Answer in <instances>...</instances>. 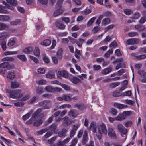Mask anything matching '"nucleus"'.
I'll return each mask as SVG.
<instances>
[{
  "label": "nucleus",
  "mask_w": 146,
  "mask_h": 146,
  "mask_svg": "<svg viewBox=\"0 0 146 146\" xmlns=\"http://www.w3.org/2000/svg\"><path fill=\"white\" fill-rule=\"evenodd\" d=\"M117 129L118 131L121 133L122 137H125L126 138L127 135L128 130L122 124H119L117 125Z\"/></svg>",
  "instance_id": "1"
},
{
  "label": "nucleus",
  "mask_w": 146,
  "mask_h": 146,
  "mask_svg": "<svg viewBox=\"0 0 146 146\" xmlns=\"http://www.w3.org/2000/svg\"><path fill=\"white\" fill-rule=\"evenodd\" d=\"M108 134L109 137L111 138L114 139H117L116 135L113 128H110L108 129Z\"/></svg>",
  "instance_id": "2"
},
{
  "label": "nucleus",
  "mask_w": 146,
  "mask_h": 146,
  "mask_svg": "<svg viewBox=\"0 0 146 146\" xmlns=\"http://www.w3.org/2000/svg\"><path fill=\"white\" fill-rule=\"evenodd\" d=\"M140 40L138 38H132L128 39L126 42V44L128 45L136 44H138Z\"/></svg>",
  "instance_id": "3"
},
{
  "label": "nucleus",
  "mask_w": 146,
  "mask_h": 146,
  "mask_svg": "<svg viewBox=\"0 0 146 146\" xmlns=\"http://www.w3.org/2000/svg\"><path fill=\"white\" fill-rule=\"evenodd\" d=\"M98 132L100 134L107 133V130L106 125L104 124H102L98 127Z\"/></svg>",
  "instance_id": "4"
},
{
  "label": "nucleus",
  "mask_w": 146,
  "mask_h": 146,
  "mask_svg": "<svg viewBox=\"0 0 146 146\" xmlns=\"http://www.w3.org/2000/svg\"><path fill=\"white\" fill-rule=\"evenodd\" d=\"M72 128L70 131V137L72 138V137L75 135L76 132L77 130L78 126V125H73Z\"/></svg>",
  "instance_id": "5"
},
{
  "label": "nucleus",
  "mask_w": 146,
  "mask_h": 146,
  "mask_svg": "<svg viewBox=\"0 0 146 146\" xmlns=\"http://www.w3.org/2000/svg\"><path fill=\"white\" fill-rule=\"evenodd\" d=\"M70 80L74 84L81 83V80L76 77L73 76L69 78Z\"/></svg>",
  "instance_id": "6"
},
{
  "label": "nucleus",
  "mask_w": 146,
  "mask_h": 146,
  "mask_svg": "<svg viewBox=\"0 0 146 146\" xmlns=\"http://www.w3.org/2000/svg\"><path fill=\"white\" fill-rule=\"evenodd\" d=\"M88 138L87 131H85L84 133L82 141V143L83 144H85L88 141Z\"/></svg>",
  "instance_id": "7"
},
{
  "label": "nucleus",
  "mask_w": 146,
  "mask_h": 146,
  "mask_svg": "<svg viewBox=\"0 0 146 146\" xmlns=\"http://www.w3.org/2000/svg\"><path fill=\"white\" fill-rule=\"evenodd\" d=\"M57 9L54 12L53 15L55 17L63 13L64 11L63 8H60V9Z\"/></svg>",
  "instance_id": "8"
},
{
  "label": "nucleus",
  "mask_w": 146,
  "mask_h": 146,
  "mask_svg": "<svg viewBox=\"0 0 146 146\" xmlns=\"http://www.w3.org/2000/svg\"><path fill=\"white\" fill-rule=\"evenodd\" d=\"M55 24L56 27L59 29H64L65 27V25L62 22L57 21Z\"/></svg>",
  "instance_id": "9"
},
{
  "label": "nucleus",
  "mask_w": 146,
  "mask_h": 146,
  "mask_svg": "<svg viewBox=\"0 0 146 146\" xmlns=\"http://www.w3.org/2000/svg\"><path fill=\"white\" fill-rule=\"evenodd\" d=\"M67 131V130L66 129L63 128L59 131L58 133V135L60 137H64L66 136L65 133Z\"/></svg>",
  "instance_id": "10"
},
{
  "label": "nucleus",
  "mask_w": 146,
  "mask_h": 146,
  "mask_svg": "<svg viewBox=\"0 0 146 146\" xmlns=\"http://www.w3.org/2000/svg\"><path fill=\"white\" fill-rule=\"evenodd\" d=\"M7 92L9 93L10 97V98H16L17 95H16V92L15 91V90H9L7 91Z\"/></svg>",
  "instance_id": "11"
},
{
  "label": "nucleus",
  "mask_w": 146,
  "mask_h": 146,
  "mask_svg": "<svg viewBox=\"0 0 146 146\" xmlns=\"http://www.w3.org/2000/svg\"><path fill=\"white\" fill-rule=\"evenodd\" d=\"M33 110H31L27 114L24 115L23 116L22 119L25 121L28 119L30 116L31 114L33 113Z\"/></svg>",
  "instance_id": "12"
},
{
  "label": "nucleus",
  "mask_w": 146,
  "mask_h": 146,
  "mask_svg": "<svg viewBox=\"0 0 146 146\" xmlns=\"http://www.w3.org/2000/svg\"><path fill=\"white\" fill-rule=\"evenodd\" d=\"M62 119L64 120V123L67 125H69L71 124L72 123V121L69 119L68 117H65Z\"/></svg>",
  "instance_id": "13"
},
{
  "label": "nucleus",
  "mask_w": 146,
  "mask_h": 146,
  "mask_svg": "<svg viewBox=\"0 0 146 146\" xmlns=\"http://www.w3.org/2000/svg\"><path fill=\"white\" fill-rule=\"evenodd\" d=\"M42 122L43 121L42 119H40L37 120L34 122L33 123V126L35 127L39 126L41 125Z\"/></svg>",
  "instance_id": "14"
},
{
  "label": "nucleus",
  "mask_w": 146,
  "mask_h": 146,
  "mask_svg": "<svg viewBox=\"0 0 146 146\" xmlns=\"http://www.w3.org/2000/svg\"><path fill=\"white\" fill-rule=\"evenodd\" d=\"M42 110L40 108L38 109L35 112H34L33 114L32 115V118L34 119H35V117L42 111Z\"/></svg>",
  "instance_id": "15"
},
{
  "label": "nucleus",
  "mask_w": 146,
  "mask_h": 146,
  "mask_svg": "<svg viewBox=\"0 0 146 146\" xmlns=\"http://www.w3.org/2000/svg\"><path fill=\"white\" fill-rule=\"evenodd\" d=\"M57 127V125L55 123H53L49 127V129L51 131L55 133Z\"/></svg>",
  "instance_id": "16"
},
{
  "label": "nucleus",
  "mask_w": 146,
  "mask_h": 146,
  "mask_svg": "<svg viewBox=\"0 0 146 146\" xmlns=\"http://www.w3.org/2000/svg\"><path fill=\"white\" fill-rule=\"evenodd\" d=\"M10 17L7 15H0V21H7L9 20Z\"/></svg>",
  "instance_id": "17"
},
{
  "label": "nucleus",
  "mask_w": 146,
  "mask_h": 146,
  "mask_svg": "<svg viewBox=\"0 0 146 146\" xmlns=\"http://www.w3.org/2000/svg\"><path fill=\"white\" fill-rule=\"evenodd\" d=\"M19 85V83L16 81L12 82H11V87L12 89H15L18 88Z\"/></svg>",
  "instance_id": "18"
},
{
  "label": "nucleus",
  "mask_w": 146,
  "mask_h": 146,
  "mask_svg": "<svg viewBox=\"0 0 146 146\" xmlns=\"http://www.w3.org/2000/svg\"><path fill=\"white\" fill-rule=\"evenodd\" d=\"M112 71V69L110 68H107L103 70L102 71V74L106 75L110 73Z\"/></svg>",
  "instance_id": "19"
},
{
  "label": "nucleus",
  "mask_w": 146,
  "mask_h": 146,
  "mask_svg": "<svg viewBox=\"0 0 146 146\" xmlns=\"http://www.w3.org/2000/svg\"><path fill=\"white\" fill-rule=\"evenodd\" d=\"M46 77L49 78H54L55 74L54 73L52 72H50L47 73L45 75Z\"/></svg>",
  "instance_id": "20"
},
{
  "label": "nucleus",
  "mask_w": 146,
  "mask_h": 146,
  "mask_svg": "<svg viewBox=\"0 0 146 146\" xmlns=\"http://www.w3.org/2000/svg\"><path fill=\"white\" fill-rule=\"evenodd\" d=\"M96 126L94 122H92L90 127V129L94 133H95L96 131Z\"/></svg>",
  "instance_id": "21"
},
{
  "label": "nucleus",
  "mask_w": 146,
  "mask_h": 146,
  "mask_svg": "<svg viewBox=\"0 0 146 146\" xmlns=\"http://www.w3.org/2000/svg\"><path fill=\"white\" fill-rule=\"evenodd\" d=\"M125 119L123 114H119L118 116L115 118V119L117 121H121Z\"/></svg>",
  "instance_id": "22"
},
{
  "label": "nucleus",
  "mask_w": 146,
  "mask_h": 146,
  "mask_svg": "<svg viewBox=\"0 0 146 146\" xmlns=\"http://www.w3.org/2000/svg\"><path fill=\"white\" fill-rule=\"evenodd\" d=\"M17 57L23 62H25L27 60V58L24 55H19L17 56Z\"/></svg>",
  "instance_id": "23"
},
{
  "label": "nucleus",
  "mask_w": 146,
  "mask_h": 146,
  "mask_svg": "<svg viewBox=\"0 0 146 146\" xmlns=\"http://www.w3.org/2000/svg\"><path fill=\"white\" fill-rule=\"evenodd\" d=\"M51 41L50 40L47 39L44 40L41 43V44L45 46H47L51 44Z\"/></svg>",
  "instance_id": "24"
},
{
  "label": "nucleus",
  "mask_w": 146,
  "mask_h": 146,
  "mask_svg": "<svg viewBox=\"0 0 146 146\" xmlns=\"http://www.w3.org/2000/svg\"><path fill=\"white\" fill-rule=\"evenodd\" d=\"M59 73L60 75L66 78L68 77V73L64 70L59 71Z\"/></svg>",
  "instance_id": "25"
},
{
  "label": "nucleus",
  "mask_w": 146,
  "mask_h": 146,
  "mask_svg": "<svg viewBox=\"0 0 146 146\" xmlns=\"http://www.w3.org/2000/svg\"><path fill=\"white\" fill-rule=\"evenodd\" d=\"M16 43V41L14 38L9 40L8 43L7 45L9 46L10 47L14 45Z\"/></svg>",
  "instance_id": "26"
},
{
  "label": "nucleus",
  "mask_w": 146,
  "mask_h": 146,
  "mask_svg": "<svg viewBox=\"0 0 146 146\" xmlns=\"http://www.w3.org/2000/svg\"><path fill=\"white\" fill-rule=\"evenodd\" d=\"M76 42V43L79 47H81L82 44L85 41V40L81 38H80Z\"/></svg>",
  "instance_id": "27"
},
{
  "label": "nucleus",
  "mask_w": 146,
  "mask_h": 146,
  "mask_svg": "<svg viewBox=\"0 0 146 146\" xmlns=\"http://www.w3.org/2000/svg\"><path fill=\"white\" fill-rule=\"evenodd\" d=\"M63 1V0H59L57 2L56 5V7L57 9H60L63 7L62 6V4Z\"/></svg>",
  "instance_id": "28"
},
{
  "label": "nucleus",
  "mask_w": 146,
  "mask_h": 146,
  "mask_svg": "<svg viewBox=\"0 0 146 146\" xmlns=\"http://www.w3.org/2000/svg\"><path fill=\"white\" fill-rule=\"evenodd\" d=\"M110 19L109 18H106L103 19L102 22V25H105L109 23L110 22Z\"/></svg>",
  "instance_id": "29"
},
{
  "label": "nucleus",
  "mask_w": 146,
  "mask_h": 146,
  "mask_svg": "<svg viewBox=\"0 0 146 146\" xmlns=\"http://www.w3.org/2000/svg\"><path fill=\"white\" fill-rule=\"evenodd\" d=\"M63 50L62 48L59 49L57 53V56L58 59H61L62 57V52Z\"/></svg>",
  "instance_id": "30"
},
{
  "label": "nucleus",
  "mask_w": 146,
  "mask_h": 146,
  "mask_svg": "<svg viewBox=\"0 0 146 146\" xmlns=\"http://www.w3.org/2000/svg\"><path fill=\"white\" fill-rule=\"evenodd\" d=\"M14 58L12 57H6L3 58L2 59L3 61H11L14 60Z\"/></svg>",
  "instance_id": "31"
},
{
  "label": "nucleus",
  "mask_w": 146,
  "mask_h": 146,
  "mask_svg": "<svg viewBox=\"0 0 146 146\" xmlns=\"http://www.w3.org/2000/svg\"><path fill=\"white\" fill-rule=\"evenodd\" d=\"M0 44L3 50H5L6 49V43L5 41H0Z\"/></svg>",
  "instance_id": "32"
},
{
  "label": "nucleus",
  "mask_w": 146,
  "mask_h": 146,
  "mask_svg": "<svg viewBox=\"0 0 146 146\" xmlns=\"http://www.w3.org/2000/svg\"><path fill=\"white\" fill-rule=\"evenodd\" d=\"M146 58V54H142L136 56V58L138 60H143Z\"/></svg>",
  "instance_id": "33"
},
{
  "label": "nucleus",
  "mask_w": 146,
  "mask_h": 146,
  "mask_svg": "<svg viewBox=\"0 0 146 146\" xmlns=\"http://www.w3.org/2000/svg\"><path fill=\"white\" fill-rule=\"evenodd\" d=\"M16 95H17L16 98H20L23 96V94L21 92V91L20 90H15Z\"/></svg>",
  "instance_id": "34"
},
{
  "label": "nucleus",
  "mask_w": 146,
  "mask_h": 146,
  "mask_svg": "<svg viewBox=\"0 0 146 146\" xmlns=\"http://www.w3.org/2000/svg\"><path fill=\"white\" fill-rule=\"evenodd\" d=\"M9 64L8 62H5L0 64V68H7L9 66Z\"/></svg>",
  "instance_id": "35"
},
{
  "label": "nucleus",
  "mask_w": 146,
  "mask_h": 146,
  "mask_svg": "<svg viewBox=\"0 0 146 146\" xmlns=\"http://www.w3.org/2000/svg\"><path fill=\"white\" fill-rule=\"evenodd\" d=\"M7 2L13 6H16L17 4V1L16 0H6Z\"/></svg>",
  "instance_id": "36"
},
{
  "label": "nucleus",
  "mask_w": 146,
  "mask_h": 146,
  "mask_svg": "<svg viewBox=\"0 0 146 146\" xmlns=\"http://www.w3.org/2000/svg\"><path fill=\"white\" fill-rule=\"evenodd\" d=\"M122 95V93L121 92L119 91H115L113 92V96L115 97H118Z\"/></svg>",
  "instance_id": "37"
},
{
  "label": "nucleus",
  "mask_w": 146,
  "mask_h": 146,
  "mask_svg": "<svg viewBox=\"0 0 146 146\" xmlns=\"http://www.w3.org/2000/svg\"><path fill=\"white\" fill-rule=\"evenodd\" d=\"M96 19V17H95L91 18L88 22L87 24V26L89 27L91 26Z\"/></svg>",
  "instance_id": "38"
},
{
  "label": "nucleus",
  "mask_w": 146,
  "mask_h": 146,
  "mask_svg": "<svg viewBox=\"0 0 146 146\" xmlns=\"http://www.w3.org/2000/svg\"><path fill=\"white\" fill-rule=\"evenodd\" d=\"M34 54L36 56H38L40 55V50L38 47H35L34 50Z\"/></svg>",
  "instance_id": "39"
},
{
  "label": "nucleus",
  "mask_w": 146,
  "mask_h": 146,
  "mask_svg": "<svg viewBox=\"0 0 146 146\" xmlns=\"http://www.w3.org/2000/svg\"><path fill=\"white\" fill-rule=\"evenodd\" d=\"M75 106L76 107L78 108L80 110L83 109L85 108V106L83 104H77L75 105Z\"/></svg>",
  "instance_id": "40"
},
{
  "label": "nucleus",
  "mask_w": 146,
  "mask_h": 146,
  "mask_svg": "<svg viewBox=\"0 0 146 146\" xmlns=\"http://www.w3.org/2000/svg\"><path fill=\"white\" fill-rule=\"evenodd\" d=\"M15 73L14 72H11L8 74L7 77L10 79H13L15 78Z\"/></svg>",
  "instance_id": "41"
},
{
  "label": "nucleus",
  "mask_w": 146,
  "mask_h": 146,
  "mask_svg": "<svg viewBox=\"0 0 146 146\" xmlns=\"http://www.w3.org/2000/svg\"><path fill=\"white\" fill-rule=\"evenodd\" d=\"M33 50V48L32 47H29L27 48H25L23 51L24 53L28 54L30 53L31 52H32Z\"/></svg>",
  "instance_id": "42"
},
{
  "label": "nucleus",
  "mask_w": 146,
  "mask_h": 146,
  "mask_svg": "<svg viewBox=\"0 0 146 146\" xmlns=\"http://www.w3.org/2000/svg\"><path fill=\"white\" fill-rule=\"evenodd\" d=\"M45 90L46 91L50 92H53V88L51 86H48L45 87Z\"/></svg>",
  "instance_id": "43"
},
{
  "label": "nucleus",
  "mask_w": 146,
  "mask_h": 146,
  "mask_svg": "<svg viewBox=\"0 0 146 146\" xmlns=\"http://www.w3.org/2000/svg\"><path fill=\"white\" fill-rule=\"evenodd\" d=\"M116 106L119 109H123L127 107V105L123 104L117 103L115 104Z\"/></svg>",
  "instance_id": "44"
},
{
  "label": "nucleus",
  "mask_w": 146,
  "mask_h": 146,
  "mask_svg": "<svg viewBox=\"0 0 146 146\" xmlns=\"http://www.w3.org/2000/svg\"><path fill=\"white\" fill-rule=\"evenodd\" d=\"M69 115L72 117H75L77 116L76 112L75 110H71L69 113Z\"/></svg>",
  "instance_id": "45"
},
{
  "label": "nucleus",
  "mask_w": 146,
  "mask_h": 146,
  "mask_svg": "<svg viewBox=\"0 0 146 146\" xmlns=\"http://www.w3.org/2000/svg\"><path fill=\"white\" fill-rule=\"evenodd\" d=\"M128 35L129 36L132 37L138 36V33L137 32H133L128 33Z\"/></svg>",
  "instance_id": "46"
},
{
  "label": "nucleus",
  "mask_w": 146,
  "mask_h": 146,
  "mask_svg": "<svg viewBox=\"0 0 146 146\" xmlns=\"http://www.w3.org/2000/svg\"><path fill=\"white\" fill-rule=\"evenodd\" d=\"M38 2L41 4L46 5L48 2V0H38Z\"/></svg>",
  "instance_id": "47"
},
{
  "label": "nucleus",
  "mask_w": 146,
  "mask_h": 146,
  "mask_svg": "<svg viewBox=\"0 0 146 146\" xmlns=\"http://www.w3.org/2000/svg\"><path fill=\"white\" fill-rule=\"evenodd\" d=\"M120 82H118L112 83L110 84V87L112 88H114L119 85Z\"/></svg>",
  "instance_id": "48"
},
{
  "label": "nucleus",
  "mask_w": 146,
  "mask_h": 146,
  "mask_svg": "<svg viewBox=\"0 0 146 146\" xmlns=\"http://www.w3.org/2000/svg\"><path fill=\"white\" fill-rule=\"evenodd\" d=\"M43 56V59L44 60V61L45 63L48 64L49 63V58L48 57H47L46 55L44 54L42 55Z\"/></svg>",
  "instance_id": "49"
},
{
  "label": "nucleus",
  "mask_w": 146,
  "mask_h": 146,
  "mask_svg": "<svg viewBox=\"0 0 146 146\" xmlns=\"http://www.w3.org/2000/svg\"><path fill=\"white\" fill-rule=\"evenodd\" d=\"M123 114L125 117L130 116L131 112L130 111H125L123 112Z\"/></svg>",
  "instance_id": "50"
},
{
  "label": "nucleus",
  "mask_w": 146,
  "mask_h": 146,
  "mask_svg": "<svg viewBox=\"0 0 146 146\" xmlns=\"http://www.w3.org/2000/svg\"><path fill=\"white\" fill-rule=\"evenodd\" d=\"M4 7L2 6H0V13H7L8 12L7 10L4 9Z\"/></svg>",
  "instance_id": "51"
},
{
  "label": "nucleus",
  "mask_w": 146,
  "mask_h": 146,
  "mask_svg": "<svg viewBox=\"0 0 146 146\" xmlns=\"http://www.w3.org/2000/svg\"><path fill=\"white\" fill-rule=\"evenodd\" d=\"M124 13L127 15H129L133 13L132 11L129 9H125L124 10Z\"/></svg>",
  "instance_id": "52"
},
{
  "label": "nucleus",
  "mask_w": 146,
  "mask_h": 146,
  "mask_svg": "<svg viewBox=\"0 0 146 146\" xmlns=\"http://www.w3.org/2000/svg\"><path fill=\"white\" fill-rule=\"evenodd\" d=\"M100 27L99 26L95 27L92 30V32L94 33H96L100 30Z\"/></svg>",
  "instance_id": "53"
},
{
  "label": "nucleus",
  "mask_w": 146,
  "mask_h": 146,
  "mask_svg": "<svg viewBox=\"0 0 146 146\" xmlns=\"http://www.w3.org/2000/svg\"><path fill=\"white\" fill-rule=\"evenodd\" d=\"M18 53V52L16 51H7L5 52L4 54L5 55L10 54H16Z\"/></svg>",
  "instance_id": "54"
},
{
  "label": "nucleus",
  "mask_w": 146,
  "mask_h": 146,
  "mask_svg": "<svg viewBox=\"0 0 146 146\" xmlns=\"http://www.w3.org/2000/svg\"><path fill=\"white\" fill-rule=\"evenodd\" d=\"M20 22L21 20L20 19H17L11 22L10 24L11 25H15L19 23Z\"/></svg>",
  "instance_id": "55"
},
{
  "label": "nucleus",
  "mask_w": 146,
  "mask_h": 146,
  "mask_svg": "<svg viewBox=\"0 0 146 146\" xmlns=\"http://www.w3.org/2000/svg\"><path fill=\"white\" fill-rule=\"evenodd\" d=\"M8 36V35L6 34H1L0 36V41H5L4 40Z\"/></svg>",
  "instance_id": "56"
},
{
  "label": "nucleus",
  "mask_w": 146,
  "mask_h": 146,
  "mask_svg": "<svg viewBox=\"0 0 146 146\" xmlns=\"http://www.w3.org/2000/svg\"><path fill=\"white\" fill-rule=\"evenodd\" d=\"M140 17V14L139 12H136L134 14L132 18L133 19H138Z\"/></svg>",
  "instance_id": "57"
},
{
  "label": "nucleus",
  "mask_w": 146,
  "mask_h": 146,
  "mask_svg": "<svg viewBox=\"0 0 146 146\" xmlns=\"http://www.w3.org/2000/svg\"><path fill=\"white\" fill-rule=\"evenodd\" d=\"M111 38L110 35L107 36L105 38L103 42L105 43H107L111 39Z\"/></svg>",
  "instance_id": "58"
},
{
  "label": "nucleus",
  "mask_w": 146,
  "mask_h": 146,
  "mask_svg": "<svg viewBox=\"0 0 146 146\" xmlns=\"http://www.w3.org/2000/svg\"><path fill=\"white\" fill-rule=\"evenodd\" d=\"M133 124V122L131 121H129L125 122V126L128 127H131Z\"/></svg>",
  "instance_id": "59"
},
{
  "label": "nucleus",
  "mask_w": 146,
  "mask_h": 146,
  "mask_svg": "<svg viewBox=\"0 0 146 146\" xmlns=\"http://www.w3.org/2000/svg\"><path fill=\"white\" fill-rule=\"evenodd\" d=\"M125 72V69H122L117 72V74L118 75H121Z\"/></svg>",
  "instance_id": "60"
},
{
  "label": "nucleus",
  "mask_w": 146,
  "mask_h": 146,
  "mask_svg": "<svg viewBox=\"0 0 146 146\" xmlns=\"http://www.w3.org/2000/svg\"><path fill=\"white\" fill-rule=\"evenodd\" d=\"M63 100L66 101H70L71 100V98L68 96L64 95L63 96Z\"/></svg>",
  "instance_id": "61"
},
{
  "label": "nucleus",
  "mask_w": 146,
  "mask_h": 146,
  "mask_svg": "<svg viewBox=\"0 0 146 146\" xmlns=\"http://www.w3.org/2000/svg\"><path fill=\"white\" fill-rule=\"evenodd\" d=\"M62 19L63 21L65 22L66 24H68L70 21V19L68 17H63L62 18Z\"/></svg>",
  "instance_id": "62"
},
{
  "label": "nucleus",
  "mask_w": 146,
  "mask_h": 146,
  "mask_svg": "<svg viewBox=\"0 0 146 146\" xmlns=\"http://www.w3.org/2000/svg\"><path fill=\"white\" fill-rule=\"evenodd\" d=\"M47 131V129L45 128L43 129L38 131L37 132L38 133L39 135H42L43 133L46 132Z\"/></svg>",
  "instance_id": "63"
},
{
  "label": "nucleus",
  "mask_w": 146,
  "mask_h": 146,
  "mask_svg": "<svg viewBox=\"0 0 146 146\" xmlns=\"http://www.w3.org/2000/svg\"><path fill=\"white\" fill-rule=\"evenodd\" d=\"M117 42L115 41H114L110 44V47H112L113 48H115L117 47Z\"/></svg>",
  "instance_id": "64"
}]
</instances>
